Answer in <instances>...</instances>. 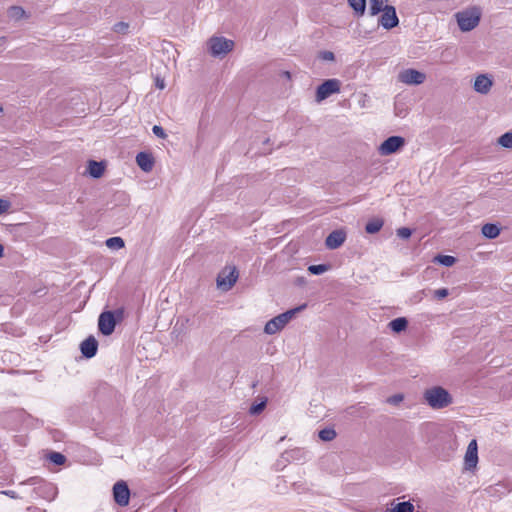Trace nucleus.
Listing matches in <instances>:
<instances>
[{
  "label": "nucleus",
  "instance_id": "1",
  "mask_svg": "<svg viewBox=\"0 0 512 512\" xmlns=\"http://www.w3.org/2000/svg\"><path fill=\"white\" fill-rule=\"evenodd\" d=\"M424 399L433 409L445 408L453 401L450 393L441 386H434L426 389L424 392Z\"/></svg>",
  "mask_w": 512,
  "mask_h": 512
},
{
  "label": "nucleus",
  "instance_id": "2",
  "mask_svg": "<svg viewBox=\"0 0 512 512\" xmlns=\"http://www.w3.org/2000/svg\"><path fill=\"white\" fill-rule=\"evenodd\" d=\"M207 48L211 56L222 58L234 48V41L223 36H213L207 42Z\"/></svg>",
  "mask_w": 512,
  "mask_h": 512
},
{
  "label": "nucleus",
  "instance_id": "3",
  "mask_svg": "<svg viewBox=\"0 0 512 512\" xmlns=\"http://www.w3.org/2000/svg\"><path fill=\"white\" fill-rule=\"evenodd\" d=\"M456 20L461 31L467 32L474 29L480 21L481 12L478 8H471L468 10L456 13Z\"/></svg>",
  "mask_w": 512,
  "mask_h": 512
},
{
  "label": "nucleus",
  "instance_id": "4",
  "mask_svg": "<svg viewBox=\"0 0 512 512\" xmlns=\"http://www.w3.org/2000/svg\"><path fill=\"white\" fill-rule=\"evenodd\" d=\"M123 315L122 309H117L115 311H104L100 314L98 319V328L99 331L105 335H111L116 327L117 319H120Z\"/></svg>",
  "mask_w": 512,
  "mask_h": 512
},
{
  "label": "nucleus",
  "instance_id": "5",
  "mask_svg": "<svg viewBox=\"0 0 512 512\" xmlns=\"http://www.w3.org/2000/svg\"><path fill=\"white\" fill-rule=\"evenodd\" d=\"M340 92V81L338 79H328L317 87L316 101L322 102L332 94Z\"/></svg>",
  "mask_w": 512,
  "mask_h": 512
},
{
  "label": "nucleus",
  "instance_id": "6",
  "mask_svg": "<svg viewBox=\"0 0 512 512\" xmlns=\"http://www.w3.org/2000/svg\"><path fill=\"white\" fill-rule=\"evenodd\" d=\"M405 144V139L401 136H390L380 146L379 153L381 155H391L397 152Z\"/></svg>",
  "mask_w": 512,
  "mask_h": 512
},
{
  "label": "nucleus",
  "instance_id": "7",
  "mask_svg": "<svg viewBox=\"0 0 512 512\" xmlns=\"http://www.w3.org/2000/svg\"><path fill=\"white\" fill-rule=\"evenodd\" d=\"M114 501L119 506H126L130 499V490L125 481H118L113 486Z\"/></svg>",
  "mask_w": 512,
  "mask_h": 512
},
{
  "label": "nucleus",
  "instance_id": "8",
  "mask_svg": "<svg viewBox=\"0 0 512 512\" xmlns=\"http://www.w3.org/2000/svg\"><path fill=\"white\" fill-rule=\"evenodd\" d=\"M426 79V75L415 69H405L399 74V80L408 85H420Z\"/></svg>",
  "mask_w": 512,
  "mask_h": 512
},
{
  "label": "nucleus",
  "instance_id": "9",
  "mask_svg": "<svg viewBox=\"0 0 512 512\" xmlns=\"http://www.w3.org/2000/svg\"><path fill=\"white\" fill-rule=\"evenodd\" d=\"M379 24L385 29H392L399 24V19L396 14V9L393 6H389L379 18Z\"/></svg>",
  "mask_w": 512,
  "mask_h": 512
},
{
  "label": "nucleus",
  "instance_id": "10",
  "mask_svg": "<svg viewBox=\"0 0 512 512\" xmlns=\"http://www.w3.org/2000/svg\"><path fill=\"white\" fill-rule=\"evenodd\" d=\"M464 460L467 470H472L476 467L478 463V447L475 439L468 444Z\"/></svg>",
  "mask_w": 512,
  "mask_h": 512
},
{
  "label": "nucleus",
  "instance_id": "11",
  "mask_svg": "<svg viewBox=\"0 0 512 512\" xmlns=\"http://www.w3.org/2000/svg\"><path fill=\"white\" fill-rule=\"evenodd\" d=\"M238 278V272L235 267H233L228 274L223 275L219 274L217 277V286L218 288L228 291L233 285L236 283Z\"/></svg>",
  "mask_w": 512,
  "mask_h": 512
},
{
  "label": "nucleus",
  "instance_id": "12",
  "mask_svg": "<svg viewBox=\"0 0 512 512\" xmlns=\"http://www.w3.org/2000/svg\"><path fill=\"white\" fill-rule=\"evenodd\" d=\"M80 350L85 358H92L98 350V342L94 336H89L80 344Z\"/></svg>",
  "mask_w": 512,
  "mask_h": 512
},
{
  "label": "nucleus",
  "instance_id": "13",
  "mask_svg": "<svg viewBox=\"0 0 512 512\" xmlns=\"http://www.w3.org/2000/svg\"><path fill=\"white\" fill-rule=\"evenodd\" d=\"M346 239V234L342 230L332 231L325 240V245L329 249H337Z\"/></svg>",
  "mask_w": 512,
  "mask_h": 512
},
{
  "label": "nucleus",
  "instance_id": "14",
  "mask_svg": "<svg viewBox=\"0 0 512 512\" xmlns=\"http://www.w3.org/2000/svg\"><path fill=\"white\" fill-rule=\"evenodd\" d=\"M136 163L144 172H150L154 166V159L150 153L139 152L136 156Z\"/></svg>",
  "mask_w": 512,
  "mask_h": 512
},
{
  "label": "nucleus",
  "instance_id": "15",
  "mask_svg": "<svg viewBox=\"0 0 512 512\" xmlns=\"http://www.w3.org/2000/svg\"><path fill=\"white\" fill-rule=\"evenodd\" d=\"M492 80L487 75H479L474 82V89L481 94H487L492 87Z\"/></svg>",
  "mask_w": 512,
  "mask_h": 512
},
{
  "label": "nucleus",
  "instance_id": "16",
  "mask_svg": "<svg viewBox=\"0 0 512 512\" xmlns=\"http://www.w3.org/2000/svg\"><path fill=\"white\" fill-rule=\"evenodd\" d=\"M286 324L284 323L283 319L280 315L272 318L269 320L264 327V332L269 335L276 334L280 330H282Z\"/></svg>",
  "mask_w": 512,
  "mask_h": 512
},
{
  "label": "nucleus",
  "instance_id": "17",
  "mask_svg": "<svg viewBox=\"0 0 512 512\" xmlns=\"http://www.w3.org/2000/svg\"><path fill=\"white\" fill-rule=\"evenodd\" d=\"M388 0H369V13L372 16L385 11L390 5L387 4Z\"/></svg>",
  "mask_w": 512,
  "mask_h": 512
},
{
  "label": "nucleus",
  "instance_id": "18",
  "mask_svg": "<svg viewBox=\"0 0 512 512\" xmlns=\"http://www.w3.org/2000/svg\"><path fill=\"white\" fill-rule=\"evenodd\" d=\"M104 169L105 167L102 162L91 160L88 163V173L93 178H100L104 173Z\"/></svg>",
  "mask_w": 512,
  "mask_h": 512
},
{
  "label": "nucleus",
  "instance_id": "19",
  "mask_svg": "<svg viewBox=\"0 0 512 512\" xmlns=\"http://www.w3.org/2000/svg\"><path fill=\"white\" fill-rule=\"evenodd\" d=\"M388 326L393 332L400 333L406 330L408 326V320L405 317H398L391 320Z\"/></svg>",
  "mask_w": 512,
  "mask_h": 512
},
{
  "label": "nucleus",
  "instance_id": "20",
  "mask_svg": "<svg viewBox=\"0 0 512 512\" xmlns=\"http://www.w3.org/2000/svg\"><path fill=\"white\" fill-rule=\"evenodd\" d=\"M482 234L488 239H494L500 234V228L493 223H487L482 227Z\"/></svg>",
  "mask_w": 512,
  "mask_h": 512
},
{
  "label": "nucleus",
  "instance_id": "21",
  "mask_svg": "<svg viewBox=\"0 0 512 512\" xmlns=\"http://www.w3.org/2000/svg\"><path fill=\"white\" fill-rule=\"evenodd\" d=\"M383 224H384V222L382 219H379V218L372 219L367 222V224L365 226V231L368 234H375L381 230V228L383 227Z\"/></svg>",
  "mask_w": 512,
  "mask_h": 512
},
{
  "label": "nucleus",
  "instance_id": "22",
  "mask_svg": "<svg viewBox=\"0 0 512 512\" xmlns=\"http://www.w3.org/2000/svg\"><path fill=\"white\" fill-rule=\"evenodd\" d=\"M348 4L354 10L356 15H364L366 10V0H348Z\"/></svg>",
  "mask_w": 512,
  "mask_h": 512
},
{
  "label": "nucleus",
  "instance_id": "23",
  "mask_svg": "<svg viewBox=\"0 0 512 512\" xmlns=\"http://www.w3.org/2000/svg\"><path fill=\"white\" fill-rule=\"evenodd\" d=\"M389 512H414V505L410 501L398 502L392 504Z\"/></svg>",
  "mask_w": 512,
  "mask_h": 512
},
{
  "label": "nucleus",
  "instance_id": "24",
  "mask_svg": "<svg viewBox=\"0 0 512 512\" xmlns=\"http://www.w3.org/2000/svg\"><path fill=\"white\" fill-rule=\"evenodd\" d=\"M106 246L110 249H121L125 246L124 240L121 237H110L106 240Z\"/></svg>",
  "mask_w": 512,
  "mask_h": 512
},
{
  "label": "nucleus",
  "instance_id": "25",
  "mask_svg": "<svg viewBox=\"0 0 512 512\" xmlns=\"http://www.w3.org/2000/svg\"><path fill=\"white\" fill-rule=\"evenodd\" d=\"M8 16L13 20H20L25 16V11L19 6H12L8 10Z\"/></svg>",
  "mask_w": 512,
  "mask_h": 512
},
{
  "label": "nucleus",
  "instance_id": "26",
  "mask_svg": "<svg viewBox=\"0 0 512 512\" xmlns=\"http://www.w3.org/2000/svg\"><path fill=\"white\" fill-rule=\"evenodd\" d=\"M305 307H306V305H301L299 307L290 309V310H288V311H286V312H284L282 314H279V315L283 319L284 323L287 325L289 323V321L296 315V313L301 311Z\"/></svg>",
  "mask_w": 512,
  "mask_h": 512
},
{
  "label": "nucleus",
  "instance_id": "27",
  "mask_svg": "<svg viewBox=\"0 0 512 512\" xmlns=\"http://www.w3.org/2000/svg\"><path fill=\"white\" fill-rule=\"evenodd\" d=\"M318 436L323 441H331L336 437V432L332 428H324L319 431Z\"/></svg>",
  "mask_w": 512,
  "mask_h": 512
},
{
  "label": "nucleus",
  "instance_id": "28",
  "mask_svg": "<svg viewBox=\"0 0 512 512\" xmlns=\"http://www.w3.org/2000/svg\"><path fill=\"white\" fill-rule=\"evenodd\" d=\"M435 260L446 267L452 266L456 261L455 257L450 255H438Z\"/></svg>",
  "mask_w": 512,
  "mask_h": 512
},
{
  "label": "nucleus",
  "instance_id": "29",
  "mask_svg": "<svg viewBox=\"0 0 512 512\" xmlns=\"http://www.w3.org/2000/svg\"><path fill=\"white\" fill-rule=\"evenodd\" d=\"M48 459L55 465H63L66 461V457L59 452H51Z\"/></svg>",
  "mask_w": 512,
  "mask_h": 512
},
{
  "label": "nucleus",
  "instance_id": "30",
  "mask_svg": "<svg viewBox=\"0 0 512 512\" xmlns=\"http://www.w3.org/2000/svg\"><path fill=\"white\" fill-rule=\"evenodd\" d=\"M498 143L505 148H512V132H506L501 135Z\"/></svg>",
  "mask_w": 512,
  "mask_h": 512
},
{
  "label": "nucleus",
  "instance_id": "31",
  "mask_svg": "<svg viewBox=\"0 0 512 512\" xmlns=\"http://www.w3.org/2000/svg\"><path fill=\"white\" fill-rule=\"evenodd\" d=\"M328 270V265L319 264V265H310L308 267V271L313 275H321Z\"/></svg>",
  "mask_w": 512,
  "mask_h": 512
},
{
  "label": "nucleus",
  "instance_id": "32",
  "mask_svg": "<svg viewBox=\"0 0 512 512\" xmlns=\"http://www.w3.org/2000/svg\"><path fill=\"white\" fill-rule=\"evenodd\" d=\"M265 407H266V401H261L260 403L253 404L250 407L249 412L251 415H258L259 413H261L264 410Z\"/></svg>",
  "mask_w": 512,
  "mask_h": 512
},
{
  "label": "nucleus",
  "instance_id": "33",
  "mask_svg": "<svg viewBox=\"0 0 512 512\" xmlns=\"http://www.w3.org/2000/svg\"><path fill=\"white\" fill-rule=\"evenodd\" d=\"M412 235L410 228L402 227L397 230V236L401 239H408Z\"/></svg>",
  "mask_w": 512,
  "mask_h": 512
},
{
  "label": "nucleus",
  "instance_id": "34",
  "mask_svg": "<svg viewBox=\"0 0 512 512\" xmlns=\"http://www.w3.org/2000/svg\"><path fill=\"white\" fill-rule=\"evenodd\" d=\"M304 454H305V452L301 449H295V450H291V451L285 453L287 458H292V459H299L300 456H302Z\"/></svg>",
  "mask_w": 512,
  "mask_h": 512
},
{
  "label": "nucleus",
  "instance_id": "35",
  "mask_svg": "<svg viewBox=\"0 0 512 512\" xmlns=\"http://www.w3.org/2000/svg\"><path fill=\"white\" fill-rule=\"evenodd\" d=\"M128 24L125 22H118L114 25V31L117 33H126L128 30Z\"/></svg>",
  "mask_w": 512,
  "mask_h": 512
},
{
  "label": "nucleus",
  "instance_id": "36",
  "mask_svg": "<svg viewBox=\"0 0 512 512\" xmlns=\"http://www.w3.org/2000/svg\"><path fill=\"white\" fill-rule=\"evenodd\" d=\"M152 132L158 138L164 139L167 136L165 131H164V129L161 126H159V125H154L153 128H152Z\"/></svg>",
  "mask_w": 512,
  "mask_h": 512
},
{
  "label": "nucleus",
  "instance_id": "37",
  "mask_svg": "<svg viewBox=\"0 0 512 512\" xmlns=\"http://www.w3.org/2000/svg\"><path fill=\"white\" fill-rule=\"evenodd\" d=\"M402 400H403V395L402 394H395V395L389 397L387 399V402L392 404V405H397L400 402H402Z\"/></svg>",
  "mask_w": 512,
  "mask_h": 512
},
{
  "label": "nucleus",
  "instance_id": "38",
  "mask_svg": "<svg viewBox=\"0 0 512 512\" xmlns=\"http://www.w3.org/2000/svg\"><path fill=\"white\" fill-rule=\"evenodd\" d=\"M448 294H449V291L446 288H441V289H437V290L434 291V296L437 299H443L446 296H448Z\"/></svg>",
  "mask_w": 512,
  "mask_h": 512
},
{
  "label": "nucleus",
  "instance_id": "39",
  "mask_svg": "<svg viewBox=\"0 0 512 512\" xmlns=\"http://www.w3.org/2000/svg\"><path fill=\"white\" fill-rule=\"evenodd\" d=\"M10 203L7 200L0 199V214L8 211Z\"/></svg>",
  "mask_w": 512,
  "mask_h": 512
},
{
  "label": "nucleus",
  "instance_id": "40",
  "mask_svg": "<svg viewBox=\"0 0 512 512\" xmlns=\"http://www.w3.org/2000/svg\"><path fill=\"white\" fill-rule=\"evenodd\" d=\"M321 58L323 60L332 61L334 60V54L330 51H323L321 52Z\"/></svg>",
  "mask_w": 512,
  "mask_h": 512
},
{
  "label": "nucleus",
  "instance_id": "41",
  "mask_svg": "<svg viewBox=\"0 0 512 512\" xmlns=\"http://www.w3.org/2000/svg\"><path fill=\"white\" fill-rule=\"evenodd\" d=\"M156 86L157 88L159 89H164L165 88V82L163 79H160V78H156Z\"/></svg>",
  "mask_w": 512,
  "mask_h": 512
},
{
  "label": "nucleus",
  "instance_id": "42",
  "mask_svg": "<svg viewBox=\"0 0 512 512\" xmlns=\"http://www.w3.org/2000/svg\"><path fill=\"white\" fill-rule=\"evenodd\" d=\"M2 493H3V494H5V495H7V496H9V497H11V498H16V494H15V492H14V491H12V490L2 491Z\"/></svg>",
  "mask_w": 512,
  "mask_h": 512
},
{
  "label": "nucleus",
  "instance_id": "43",
  "mask_svg": "<svg viewBox=\"0 0 512 512\" xmlns=\"http://www.w3.org/2000/svg\"><path fill=\"white\" fill-rule=\"evenodd\" d=\"M3 255V246L0 244V257Z\"/></svg>",
  "mask_w": 512,
  "mask_h": 512
},
{
  "label": "nucleus",
  "instance_id": "44",
  "mask_svg": "<svg viewBox=\"0 0 512 512\" xmlns=\"http://www.w3.org/2000/svg\"><path fill=\"white\" fill-rule=\"evenodd\" d=\"M47 486L49 487V489H50L51 491H54V490H55V488H54L51 484H49V485H47Z\"/></svg>",
  "mask_w": 512,
  "mask_h": 512
},
{
  "label": "nucleus",
  "instance_id": "45",
  "mask_svg": "<svg viewBox=\"0 0 512 512\" xmlns=\"http://www.w3.org/2000/svg\"><path fill=\"white\" fill-rule=\"evenodd\" d=\"M32 484H35L36 483V480L34 478H30L29 480Z\"/></svg>",
  "mask_w": 512,
  "mask_h": 512
},
{
  "label": "nucleus",
  "instance_id": "46",
  "mask_svg": "<svg viewBox=\"0 0 512 512\" xmlns=\"http://www.w3.org/2000/svg\"><path fill=\"white\" fill-rule=\"evenodd\" d=\"M45 512V511H44Z\"/></svg>",
  "mask_w": 512,
  "mask_h": 512
}]
</instances>
